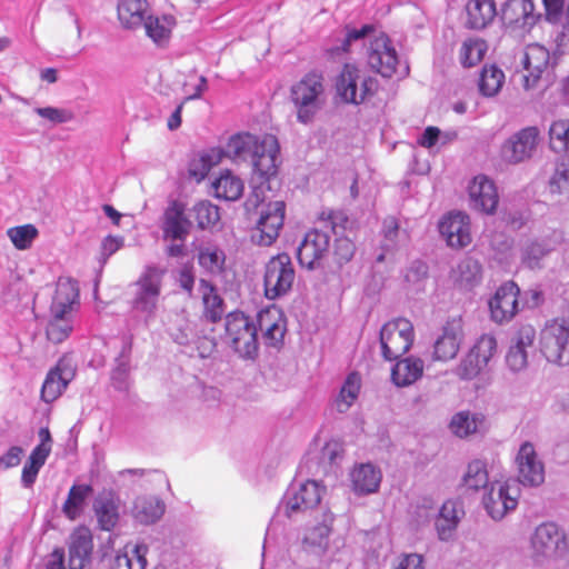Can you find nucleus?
<instances>
[{"instance_id": "nucleus-1", "label": "nucleus", "mask_w": 569, "mask_h": 569, "mask_svg": "<svg viewBox=\"0 0 569 569\" xmlns=\"http://www.w3.org/2000/svg\"><path fill=\"white\" fill-rule=\"evenodd\" d=\"M162 277L163 271L156 267H148L136 282L131 308L146 326H149L157 317Z\"/></svg>"}, {"instance_id": "nucleus-2", "label": "nucleus", "mask_w": 569, "mask_h": 569, "mask_svg": "<svg viewBox=\"0 0 569 569\" xmlns=\"http://www.w3.org/2000/svg\"><path fill=\"white\" fill-rule=\"evenodd\" d=\"M291 101L297 109L300 123H311L327 101L322 77L316 73L305 76L291 88Z\"/></svg>"}, {"instance_id": "nucleus-3", "label": "nucleus", "mask_w": 569, "mask_h": 569, "mask_svg": "<svg viewBox=\"0 0 569 569\" xmlns=\"http://www.w3.org/2000/svg\"><path fill=\"white\" fill-rule=\"evenodd\" d=\"M226 340L244 359L258 356L259 343L254 321L243 312L234 311L226 317Z\"/></svg>"}, {"instance_id": "nucleus-4", "label": "nucleus", "mask_w": 569, "mask_h": 569, "mask_svg": "<svg viewBox=\"0 0 569 569\" xmlns=\"http://www.w3.org/2000/svg\"><path fill=\"white\" fill-rule=\"evenodd\" d=\"M337 94L347 103L360 104L378 89L376 78L353 64H345L336 81Z\"/></svg>"}, {"instance_id": "nucleus-5", "label": "nucleus", "mask_w": 569, "mask_h": 569, "mask_svg": "<svg viewBox=\"0 0 569 569\" xmlns=\"http://www.w3.org/2000/svg\"><path fill=\"white\" fill-rule=\"evenodd\" d=\"M539 347L549 363L569 366V320L547 321L540 331Z\"/></svg>"}, {"instance_id": "nucleus-6", "label": "nucleus", "mask_w": 569, "mask_h": 569, "mask_svg": "<svg viewBox=\"0 0 569 569\" xmlns=\"http://www.w3.org/2000/svg\"><path fill=\"white\" fill-rule=\"evenodd\" d=\"M519 495L516 482L502 480V477L498 479L495 475L482 496V506L492 520L500 521L517 508Z\"/></svg>"}, {"instance_id": "nucleus-7", "label": "nucleus", "mask_w": 569, "mask_h": 569, "mask_svg": "<svg viewBox=\"0 0 569 569\" xmlns=\"http://www.w3.org/2000/svg\"><path fill=\"white\" fill-rule=\"evenodd\" d=\"M295 278L296 271L289 254L279 253L271 257L264 266V297L269 300L284 297L292 289Z\"/></svg>"}, {"instance_id": "nucleus-8", "label": "nucleus", "mask_w": 569, "mask_h": 569, "mask_svg": "<svg viewBox=\"0 0 569 569\" xmlns=\"http://www.w3.org/2000/svg\"><path fill=\"white\" fill-rule=\"evenodd\" d=\"M367 56L371 69L385 78H390L396 73H399L401 77L408 74V66L401 68L398 53L389 37L383 32H380L370 40Z\"/></svg>"}, {"instance_id": "nucleus-9", "label": "nucleus", "mask_w": 569, "mask_h": 569, "mask_svg": "<svg viewBox=\"0 0 569 569\" xmlns=\"http://www.w3.org/2000/svg\"><path fill=\"white\" fill-rule=\"evenodd\" d=\"M413 326L405 319L398 318L387 322L380 331V345L386 360H396L405 355L413 343Z\"/></svg>"}, {"instance_id": "nucleus-10", "label": "nucleus", "mask_w": 569, "mask_h": 569, "mask_svg": "<svg viewBox=\"0 0 569 569\" xmlns=\"http://www.w3.org/2000/svg\"><path fill=\"white\" fill-rule=\"evenodd\" d=\"M322 488L315 480L292 483L278 507V515L292 518L300 512L317 507L321 500Z\"/></svg>"}, {"instance_id": "nucleus-11", "label": "nucleus", "mask_w": 569, "mask_h": 569, "mask_svg": "<svg viewBox=\"0 0 569 569\" xmlns=\"http://www.w3.org/2000/svg\"><path fill=\"white\" fill-rule=\"evenodd\" d=\"M286 204L283 201H272L260 211V217L251 232V240L258 246H271L283 226Z\"/></svg>"}, {"instance_id": "nucleus-12", "label": "nucleus", "mask_w": 569, "mask_h": 569, "mask_svg": "<svg viewBox=\"0 0 569 569\" xmlns=\"http://www.w3.org/2000/svg\"><path fill=\"white\" fill-rule=\"evenodd\" d=\"M539 141V129L537 127H526L505 141L501 156L509 163H520L533 156Z\"/></svg>"}, {"instance_id": "nucleus-13", "label": "nucleus", "mask_w": 569, "mask_h": 569, "mask_svg": "<svg viewBox=\"0 0 569 569\" xmlns=\"http://www.w3.org/2000/svg\"><path fill=\"white\" fill-rule=\"evenodd\" d=\"M330 236L326 231L311 230L306 233L297 249V258L301 267L309 270L319 268L328 254Z\"/></svg>"}, {"instance_id": "nucleus-14", "label": "nucleus", "mask_w": 569, "mask_h": 569, "mask_svg": "<svg viewBox=\"0 0 569 569\" xmlns=\"http://www.w3.org/2000/svg\"><path fill=\"white\" fill-rule=\"evenodd\" d=\"M518 481L528 487H538L545 481V466L539 459L535 446L523 442L516 457Z\"/></svg>"}, {"instance_id": "nucleus-15", "label": "nucleus", "mask_w": 569, "mask_h": 569, "mask_svg": "<svg viewBox=\"0 0 569 569\" xmlns=\"http://www.w3.org/2000/svg\"><path fill=\"white\" fill-rule=\"evenodd\" d=\"M518 286L508 281L501 284L489 300L490 318L496 323L509 322L518 312Z\"/></svg>"}, {"instance_id": "nucleus-16", "label": "nucleus", "mask_w": 569, "mask_h": 569, "mask_svg": "<svg viewBox=\"0 0 569 569\" xmlns=\"http://www.w3.org/2000/svg\"><path fill=\"white\" fill-rule=\"evenodd\" d=\"M531 546L537 555L555 557L566 551V536L556 523L545 522L536 528Z\"/></svg>"}, {"instance_id": "nucleus-17", "label": "nucleus", "mask_w": 569, "mask_h": 569, "mask_svg": "<svg viewBox=\"0 0 569 569\" xmlns=\"http://www.w3.org/2000/svg\"><path fill=\"white\" fill-rule=\"evenodd\" d=\"M256 326L267 347L279 348L282 345L287 328L284 316L278 307L271 306L260 310Z\"/></svg>"}, {"instance_id": "nucleus-18", "label": "nucleus", "mask_w": 569, "mask_h": 569, "mask_svg": "<svg viewBox=\"0 0 569 569\" xmlns=\"http://www.w3.org/2000/svg\"><path fill=\"white\" fill-rule=\"evenodd\" d=\"M463 339L465 332L461 321L458 319L448 321L442 329V333L433 343L432 359L442 362L455 359Z\"/></svg>"}, {"instance_id": "nucleus-19", "label": "nucleus", "mask_w": 569, "mask_h": 569, "mask_svg": "<svg viewBox=\"0 0 569 569\" xmlns=\"http://www.w3.org/2000/svg\"><path fill=\"white\" fill-rule=\"evenodd\" d=\"M439 231L451 248H463L471 242L470 219L461 211L446 214L439 222Z\"/></svg>"}, {"instance_id": "nucleus-20", "label": "nucleus", "mask_w": 569, "mask_h": 569, "mask_svg": "<svg viewBox=\"0 0 569 569\" xmlns=\"http://www.w3.org/2000/svg\"><path fill=\"white\" fill-rule=\"evenodd\" d=\"M342 455V443L339 440L331 439L321 448H318L317 445L310 448L303 463L309 471L315 470V473H327L333 466L339 463Z\"/></svg>"}, {"instance_id": "nucleus-21", "label": "nucleus", "mask_w": 569, "mask_h": 569, "mask_svg": "<svg viewBox=\"0 0 569 569\" xmlns=\"http://www.w3.org/2000/svg\"><path fill=\"white\" fill-rule=\"evenodd\" d=\"M468 194L473 209L488 214L496 211L499 196L496 184L488 177L476 176L468 186Z\"/></svg>"}, {"instance_id": "nucleus-22", "label": "nucleus", "mask_w": 569, "mask_h": 569, "mask_svg": "<svg viewBox=\"0 0 569 569\" xmlns=\"http://www.w3.org/2000/svg\"><path fill=\"white\" fill-rule=\"evenodd\" d=\"M536 330L532 326H522L512 337L506 353V365L513 372H520L528 366V349L532 347Z\"/></svg>"}, {"instance_id": "nucleus-23", "label": "nucleus", "mask_w": 569, "mask_h": 569, "mask_svg": "<svg viewBox=\"0 0 569 569\" xmlns=\"http://www.w3.org/2000/svg\"><path fill=\"white\" fill-rule=\"evenodd\" d=\"M93 537L87 527L76 528L69 537V569H83L91 561Z\"/></svg>"}, {"instance_id": "nucleus-24", "label": "nucleus", "mask_w": 569, "mask_h": 569, "mask_svg": "<svg viewBox=\"0 0 569 569\" xmlns=\"http://www.w3.org/2000/svg\"><path fill=\"white\" fill-rule=\"evenodd\" d=\"M549 51L538 43L526 47L521 59L523 69L527 72L522 76L525 89L529 90L536 86L549 64Z\"/></svg>"}, {"instance_id": "nucleus-25", "label": "nucleus", "mask_w": 569, "mask_h": 569, "mask_svg": "<svg viewBox=\"0 0 569 569\" xmlns=\"http://www.w3.org/2000/svg\"><path fill=\"white\" fill-rule=\"evenodd\" d=\"M333 520V513L326 511L320 522L305 530L301 545L306 552L322 556L327 551Z\"/></svg>"}, {"instance_id": "nucleus-26", "label": "nucleus", "mask_w": 569, "mask_h": 569, "mask_svg": "<svg viewBox=\"0 0 569 569\" xmlns=\"http://www.w3.org/2000/svg\"><path fill=\"white\" fill-rule=\"evenodd\" d=\"M279 144L274 136H266L260 140L251 156L254 172L261 177H270L277 172Z\"/></svg>"}, {"instance_id": "nucleus-27", "label": "nucleus", "mask_w": 569, "mask_h": 569, "mask_svg": "<svg viewBox=\"0 0 569 569\" xmlns=\"http://www.w3.org/2000/svg\"><path fill=\"white\" fill-rule=\"evenodd\" d=\"M539 14L535 12L532 0H508L501 12V19L507 26H512L523 30L531 29Z\"/></svg>"}, {"instance_id": "nucleus-28", "label": "nucleus", "mask_w": 569, "mask_h": 569, "mask_svg": "<svg viewBox=\"0 0 569 569\" xmlns=\"http://www.w3.org/2000/svg\"><path fill=\"white\" fill-rule=\"evenodd\" d=\"M190 221L186 217L184 206L172 201L163 213L162 231L166 239L183 242L190 231Z\"/></svg>"}, {"instance_id": "nucleus-29", "label": "nucleus", "mask_w": 569, "mask_h": 569, "mask_svg": "<svg viewBox=\"0 0 569 569\" xmlns=\"http://www.w3.org/2000/svg\"><path fill=\"white\" fill-rule=\"evenodd\" d=\"M78 282L71 278L61 277L56 284V291L50 310L74 315L79 308Z\"/></svg>"}, {"instance_id": "nucleus-30", "label": "nucleus", "mask_w": 569, "mask_h": 569, "mask_svg": "<svg viewBox=\"0 0 569 569\" xmlns=\"http://www.w3.org/2000/svg\"><path fill=\"white\" fill-rule=\"evenodd\" d=\"M93 510L100 529L110 531L120 518V498L112 491L102 492L96 498Z\"/></svg>"}, {"instance_id": "nucleus-31", "label": "nucleus", "mask_w": 569, "mask_h": 569, "mask_svg": "<svg viewBox=\"0 0 569 569\" xmlns=\"http://www.w3.org/2000/svg\"><path fill=\"white\" fill-rule=\"evenodd\" d=\"M117 12L122 28L136 30L143 26L151 11L148 0H119Z\"/></svg>"}, {"instance_id": "nucleus-32", "label": "nucleus", "mask_w": 569, "mask_h": 569, "mask_svg": "<svg viewBox=\"0 0 569 569\" xmlns=\"http://www.w3.org/2000/svg\"><path fill=\"white\" fill-rule=\"evenodd\" d=\"M381 479L380 469L372 463H360L350 472L351 488L359 496L376 492L380 487Z\"/></svg>"}, {"instance_id": "nucleus-33", "label": "nucleus", "mask_w": 569, "mask_h": 569, "mask_svg": "<svg viewBox=\"0 0 569 569\" xmlns=\"http://www.w3.org/2000/svg\"><path fill=\"white\" fill-rule=\"evenodd\" d=\"M450 279L459 290L470 291L482 280L481 264L472 258H465L452 268Z\"/></svg>"}, {"instance_id": "nucleus-34", "label": "nucleus", "mask_w": 569, "mask_h": 569, "mask_svg": "<svg viewBox=\"0 0 569 569\" xmlns=\"http://www.w3.org/2000/svg\"><path fill=\"white\" fill-rule=\"evenodd\" d=\"M555 250V242L550 238L528 239L520 248L521 263L529 269L542 268L543 259Z\"/></svg>"}, {"instance_id": "nucleus-35", "label": "nucleus", "mask_w": 569, "mask_h": 569, "mask_svg": "<svg viewBox=\"0 0 569 569\" xmlns=\"http://www.w3.org/2000/svg\"><path fill=\"white\" fill-rule=\"evenodd\" d=\"M467 20L466 26L469 29H483L497 16L496 3L493 0H469L466 4Z\"/></svg>"}, {"instance_id": "nucleus-36", "label": "nucleus", "mask_w": 569, "mask_h": 569, "mask_svg": "<svg viewBox=\"0 0 569 569\" xmlns=\"http://www.w3.org/2000/svg\"><path fill=\"white\" fill-rule=\"evenodd\" d=\"M425 363L420 358L406 357L391 369V380L397 387H408L422 377Z\"/></svg>"}, {"instance_id": "nucleus-37", "label": "nucleus", "mask_w": 569, "mask_h": 569, "mask_svg": "<svg viewBox=\"0 0 569 569\" xmlns=\"http://www.w3.org/2000/svg\"><path fill=\"white\" fill-rule=\"evenodd\" d=\"M164 510L166 505L160 498L142 496L134 500L132 516L142 525H151L163 516Z\"/></svg>"}, {"instance_id": "nucleus-38", "label": "nucleus", "mask_w": 569, "mask_h": 569, "mask_svg": "<svg viewBox=\"0 0 569 569\" xmlns=\"http://www.w3.org/2000/svg\"><path fill=\"white\" fill-rule=\"evenodd\" d=\"M258 142L257 137L250 133L234 134L229 138L223 148H220L222 158L226 157L234 161L250 159Z\"/></svg>"}, {"instance_id": "nucleus-39", "label": "nucleus", "mask_w": 569, "mask_h": 569, "mask_svg": "<svg viewBox=\"0 0 569 569\" xmlns=\"http://www.w3.org/2000/svg\"><path fill=\"white\" fill-rule=\"evenodd\" d=\"M450 429L460 438L479 433L486 429V418L478 412L460 411L452 417Z\"/></svg>"}, {"instance_id": "nucleus-40", "label": "nucleus", "mask_w": 569, "mask_h": 569, "mask_svg": "<svg viewBox=\"0 0 569 569\" xmlns=\"http://www.w3.org/2000/svg\"><path fill=\"white\" fill-rule=\"evenodd\" d=\"M148 546L137 543L132 547L126 546L123 552L116 555L111 569H146Z\"/></svg>"}, {"instance_id": "nucleus-41", "label": "nucleus", "mask_w": 569, "mask_h": 569, "mask_svg": "<svg viewBox=\"0 0 569 569\" xmlns=\"http://www.w3.org/2000/svg\"><path fill=\"white\" fill-rule=\"evenodd\" d=\"M214 196L227 201L238 200L244 189L243 181L231 171L226 170L212 182Z\"/></svg>"}, {"instance_id": "nucleus-42", "label": "nucleus", "mask_w": 569, "mask_h": 569, "mask_svg": "<svg viewBox=\"0 0 569 569\" xmlns=\"http://www.w3.org/2000/svg\"><path fill=\"white\" fill-rule=\"evenodd\" d=\"M222 160L220 148H210L194 156L188 166L189 176L201 181L208 174L213 166Z\"/></svg>"}, {"instance_id": "nucleus-43", "label": "nucleus", "mask_w": 569, "mask_h": 569, "mask_svg": "<svg viewBox=\"0 0 569 569\" xmlns=\"http://www.w3.org/2000/svg\"><path fill=\"white\" fill-rule=\"evenodd\" d=\"M71 376L72 375L70 372H66L62 369L61 363H59L54 369L50 370L42 385V400L46 402L54 401L67 388Z\"/></svg>"}, {"instance_id": "nucleus-44", "label": "nucleus", "mask_w": 569, "mask_h": 569, "mask_svg": "<svg viewBox=\"0 0 569 569\" xmlns=\"http://www.w3.org/2000/svg\"><path fill=\"white\" fill-rule=\"evenodd\" d=\"M74 327V315H68L56 310H50V320L47 325V337L53 343L64 341Z\"/></svg>"}, {"instance_id": "nucleus-45", "label": "nucleus", "mask_w": 569, "mask_h": 569, "mask_svg": "<svg viewBox=\"0 0 569 569\" xmlns=\"http://www.w3.org/2000/svg\"><path fill=\"white\" fill-rule=\"evenodd\" d=\"M199 291L202 296L206 318L217 322L224 312L222 298L218 295L217 289L204 279L199 282Z\"/></svg>"}, {"instance_id": "nucleus-46", "label": "nucleus", "mask_w": 569, "mask_h": 569, "mask_svg": "<svg viewBox=\"0 0 569 569\" xmlns=\"http://www.w3.org/2000/svg\"><path fill=\"white\" fill-rule=\"evenodd\" d=\"M491 480L487 463L481 459L470 461L462 477L463 486L468 490L473 491H479L480 489L486 491L489 488Z\"/></svg>"}, {"instance_id": "nucleus-47", "label": "nucleus", "mask_w": 569, "mask_h": 569, "mask_svg": "<svg viewBox=\"0 0 569 569\" xmlns=\"http://www.w3.org/2000/svg\"><path fill=\"white\" fill-rule=\"evenodd\" d=\"M93 489L90 485H73L62 506V512L70 519H77L84 507L86 500L91 496Z\"/></svg>"}, {"instance_id": "nucleus-48", "label": "nucleus", "mask_w": 569, "mask_h": 569, "mask_svg": "<svg viewBox=\"0 0 569 569\" xmlns=\"http://www.w3.org/2000/svg\"><path fill=\"white\" fill-rule=\"evenodd\" d=\"M174 19L171 16L149 14L143 23L146 34L157 44H163L170 38Z\"/></svg>"}, {"instance_id": "nucleus-49", "label": "nucleus", "mask_w": 569, "mask_h": 569, "mask_svg": "<svg viewBox=\"0 0 569 569\" xmlns=\"http://www.w3.org/2000/svg\"><path fill=\"white\" fill-rule=\"evenodd\" d=\"M360 388V375L358 372L349 373L335 400V406L339 412H347L351 408L359 396Z\"/></svg>"}, {"instance_id": "nucleus-50", "label": "nucleus", "mask_w": 569, "mask_h": 569, "mask_svg": "<svg viewBox=\"0 0 569 569\" xmlns=\"http://www.w3.org/2000/svg\"><path fill=\"white\" fill-rule=\"evenodd\" d=\"M226 254L216 244L201 246L198 252L199 264L211 274H219L223 270Z\"/></svg>"}, {"instance_id": "nucleus-51", "label": "nucleus", "mask_w": 569, "mask_h": 569, "mask_svg": "<svg viewBox=\"0 0 569 569\" xmlns=\"http://www.w3.org/2000/svg\"><path fill=\"white\" fill-rule=\"evenodd\" d=\"M48 459V451L44 448H34L28 457L21 473V485L29 489L31 488L38 477L40 469L44 466Z\"/></svg>"}, {"instance_id": "nucleus-52", "label": "nucleus", "mask_w": 569, "mask_h": 569, "mask_svg": "<svg viewBox=\"0 0 569 569\" xmlns=\"http://www.w3.org/2000/svg\"><path fill=\"white\" fill-rule=\"evenodd\" d=\"M549 144L552 151L569 154V120L559 119L551 123Z\"/></svg>"}, {"instance_id": "nucleus-53", "label": "nucleus", "mask_w": 569, "mask_h": 569, "mask_svg": "<svg viewBox=\"0 0 569 569\" xmlns=\"http://www.w3.org/2000/svg\"><path fill=\"white\" fill-rule=\"evenodd\" d=\"M487 43L479 38H470L463 41L460 48V62L463 67L470 68L479 63L486 52Z\"/></svg>"}, {"instance_id": "nucleus-54", "label": "nucleus", "mask_w": 569, "mask_h": 569, "mask_svg": "<svg viewBox=\"0 0 569 569\" xmlns=\"http://www.w3.org/2000/svg\"><path fill=\"white\" fill-rule=\"evenodd\" d=\"M505 81V74L496 66H485L479 81L480 92L486 97L496 96Z\"/></svg>"}, {"instance_id": "nucleus-55", "label": "nucleus", "mask_w": 569, "mask_h": 569, "mask_svg": "<svg viewBox=\"0 0 569 569\" xmlns=\"http://www.w3.org/2000/svg\"><path fill=\"white\" fill-rule=\"evenodd\" d=\"M192 214L200 229H208L220 220L219 208L208 200L196 203L192 208Z\"/></svg>"}, {"instance_id": "nucleus-56", "label": "nucleus", "mask_w": 569, "mask_h": 569, "mask_svg": "<svg viewBox=\"0 0 569 569\" xmlns=\"http://www.w3.org/2000/svg\"><path fill=\"white\" fill-rule=\"evenodd\" d=\"M469 351L472 352L482 365L488 367L498 351L497 339L492 333H483L476 340Z\"/></svg>"}, {"instance_id": "nucleus-57", "label": "nucleus", "mask_w": 569, "mask_h": 569, "mask_svg": "<svg viewBox=\"0 0 569 569\" xmlns=\"http://www.w3.org/2000/svg\"><path fill=\"white\" fill-rule=\"evenodd\" d=\"M7 236L18 250L29 249L38 237V229L33 224H23L9 228Z\"/></svg>"}, {"instance_id": "nucleus-58", "label": "nucleus", "mask_w": 569, "mask_h": 569, "mask_svg": "<svg viewBox=\"0 0 569 569\" xmlns=\"http://www.w3.org/2000/svg\"><path fill=\"white\" fill-rule=\"evenodd\" d=\"M487 368L472 352L468 351L455 368V375L461 380L469 381L480 376Z\"/></svg>"}, {"instance_id": "nucleus-59", "label": "nucleus", "mask_w": 569, "mask_h": 569, "mask_svg": "<svg viewBox=\"0 0 569 569\" xmlns=\"http://www.w3.org/2000/svg\"><path fill=\"white\" fill-rule=\"evenodd\" d=\"M549 189L552 193H562L569 190V168L565 163L556 167L549 180Z\"/></svg>"}, {"instance_id": "nucleus-60", "label": "nucleus", "mask_w": 569, "mask_h": 569, "mask_svg": "<svg viewBox=\"0 0 569 569\" xmlns=\"http://www.w3.org/2000/svg\"><path fill=\"white\" fill-rule=\"evenodd\" d=\"M170 336L180 346H190L199 341L189 321H182L179 327L171 329Z\"/></svg>"}, {"instance_id": "nucleus-61", "label": "nucleus", "mask_w": 569, "mask_h": 569, "mask_svg": "<svg viewBox=\"0 0 569 569\" xmlns=\"http://www.w3.org/2000/svg\"><path fill=\"white\" fill-rule=\"evenodd\" d=\"M34 112L54 124L69 122L73 118L71 111L54 107L36 108Z\"/></svg>"}, {"instance_id": "nucleus-62", "label": "nucleus", "mask_w": 569, "mask_h": 569, "mask_svg": "<svg viewBox=\"0 0 569 569\" xmlns=\"http://www.w3.org/2000/svg\"><path fill=\"white\" fill-rule=\"evenodd\" d=\"M373 29L371 26L366 24L361 29H349L347 30L342 43L340 47L331 49V53L348 52L352 42L358 41L367 37Z\"/></svg>"}, {"instance_id": "nucleus-63", "label": "nucleus", "mask_w": 569, "mask_h": 569, "mask_svg": "<svg viewBox=\"0 0 569 569\" xmlns=\"http://www.w3.org/2000/svg\"><path fill=\"white\" fill-rule=\"evenodd\" d=\"M382 233L385 238L383 248L387 250L395 248L399 237V226L393 217L383 220Z\"/></svg>"}, {"instance_id": "nucleus-64", "label": "nucleus", "mask_w": 569, "mask_h": 569, "mask_svg": "<svg viewBox=\"0 0 569 569\" xmlns=\"http://www.w3.org/2000/svg\"><path fill=\"white\" fill-rule=\"evenodd\" d=\"M428 276V266L420 261H413L406 272V280L409 283L417 284V288L420 289V283L427 279Z\"/></svg>"}]
</instances>
